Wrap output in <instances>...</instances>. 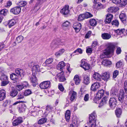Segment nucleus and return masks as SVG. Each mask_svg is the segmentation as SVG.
I'll return each instance as SVG.
<instances>
[{
  "instance_id": "nucleus-59",
  "label": "nucleus",
  "mask_w": 127,
  "mask_h": 127,
  "mask_svg": "<svg viewBox=\"0 0 127 127\" xmlns=\"http://www.w3.org/2000/svg\"><path fill=\"white\" fill-rule=\"evenodd\" d=\"M98 44V43L97 41H93L92 43L91 47L93 48H94Z\"/></svg>"
},
{
  "instance_id": "nucleus-34",
  "label": "nucleus",
  "mask_w": 127,
  "mask_h": 127,
  "mask_svg": "<svg viewBox=\"0 0 127 127\" xmlns=\"http://www.w3.org/2000/svg\"><path fill=\"white\" fill-rule=\"evenodd\" d=\"M53 59L52 58H49L47 59L45 61V63L43 64V65L44 66H48V65L53 62Z\"/></svg>"
},
{
  "instance_id": "nucleus-39",
  "label": "nucleus",
  "mask_w": 127,
  "mask_h": 127,
  "mask_svg": "<svg viewBox=\"0 0 127 127\" xmlns=\"http://www.w3.org/2000/svg\"><path fill=\"white\" fill-rule=\"evenodd\" d=\"M90 25L92 26H95L97 24V22L94 19H91L90 20L89 22Z\"/></svg>"
},
{
  "instance_id": "nucleus-64",
  "label": "nucleus",
  "mask_w": 127,
  "mask_h": 127,
  "mask_svg": "<svg viewBox=\"0 0 127 127\" xmlns=\"http://www.w3.org/2000/svg\"><path fill=\"white\" fill-rule=\"evenodd\" d=\"M91 31H89L85 35V37L86 38H89L91 36Z\"/></svg>"
},
{
  "instance_id": "nucleus-63",
  "label": "nucleus",
  "mask_w": 127,
  "mask_h": 127,
  "mask_svg": "<svg viewBox=\"0 0 127 127\" xmlns=\"http://www.w3.org/2000/svg\"><path fill=\"white\" fill-rule=\"evenodd\" d=\"M12 4V2L10 1H8L6 2L5 6L6 7H10Z\"/></svg>"
},
{
  "instance_id": "nucleus-16",
  "label": "nucleus",
  "mask_w": 127,
  "mask_h": 127,
  "mask_svg": "<svg viewBox=\"0 0 127 127\" xmlns=\"http://www.w3.org/2000/svg\"><path fill=\"white\" fill-rule=\"evenodd\" d=\"M83 83L86 85L88 84L90 82V78L88 75L84 74L83 75Z\"/></svg>"
},
{
  "instance_id": "nucleus-54",
  "label": "nucleus",
  "mask_w": 127,
  "mask_h": 127,
  "mask_svg": "<svg viewBox=\"0 0 127 127\" xmlns=\"http://www.w3.org/2000/svg\"><path fill=\"white\" fill-rule=\"evenodd\" d=\"M27 4L26 2L22 0L19 2L18 5L20 7H23L25 6Z\"/></svg>"
},
{
  "instance_id": "nucleus-49",
  "label": "nucleus",
  "mask_w": 127,
  "mask_h": 127,
  "mask_svg": "<svg viewBox=\"0 0 127 127\" xmlns=\"http://www.w3.org/2000/svg\"><path fill=\"white\" fill-rule=\"evenodd\" d=\"M123 64L122 61H120L117 62L116 64V67L118 68H120L123 67Z\"/></svg>"
},
{
  "instance_id": "nucleus-31",
  "label": "nucleus",
  "mask_w": 127,
  "mask_h": 127,
  "mask_svg": "<svg viewBox=\"0 0 127 127\" xmlns=\"http://www.w3.org/2000/svg\"><path fill=\"white\" fill-rule=\"evenodd\" d=\"M70 112L68 110H67L65 113V118L67 122L69 121V119L70 117Z\"/></svg>"
},
{
  "instance_id": "nucleus-23",
  "label": "nucleus",
  "mask_w": 127,
  "mask_h": 127,
  "mask_svg": "<svg viewBox=\"0 0 127 127\" xmlns=\"http://www.w3.org/2000/svg\"><path fill=\"white\" fill-rule=\"evenodd\" d=\"M114 31L118 35L123 34V35H125V33L126 32H125V29H118L117 30H114Z\"/></svg>"
},
{
  "instance_id": "nucleus-57",
  "label": "nucleus",
  "mask_w": 127,
  "mask_h": 127,
  "mask_svg": "<svg viewBox=\"0 0 127 127\" xmlns=\"http://www.w3.org/2000/svg\"><path fill=\"white\" fill-rule=\"evenodd\" d=\"M10 103V101L8 100H5L3 104V106L5 107L6 106L9 105Z\"/></svg>"
},
{
  "instance_id": "nucleus-2",
  "label": "nucleus",
  "mask_w": 127,
  "mask_h": 127,
  "mask_svg": "<svg viewBox=\"0 0 127 127\" xmlns=\"http://www.w3.org/2000/svg\"><path fill=\"white\" fill-rule=\"evenodd\" d=\"M96 115L94 112L90 115L89 118V125L90 124L92 123L90 127H95L96 126Z\"/></svg>"
},
{
  "instance_id": "nucleus-58",
  "label": "nucleus",
  "mask_w": 127,
  "mask_h": 127,
  "mask_svg": "<svg viewBox=\"0 0 127 127\" xmlns=\"http://www.w3.org/2000/svg\"><path fill=\"white\" fill-rule=\"evenodd\" d=\"M69 127H77V124L76 121L74 122L73 120L72 124L70 125Z\"/></svg>"
},
{
  "instance_id": "nucleus-38",
  "label": "nucleus",
  "mask_w": 127,
  "mask_h": 127,
  "mask_svg": "<svg viewBox=\"0 0 127 127\" xmlns=\"http://www.w3.org/2000/svg\"><path fill=\"white\" fill-rule=\"evenodd\" d=\"M102 64L105 66H107L110 65L111 64V62L108 60L105 59L103 60L101 63Z\"/></svg>"
},
{
  "instance_id": "nucleus-32",
  "label": "nucleus",
  "mask_w": 127,
  "mask_h": 127,
  "mask_svg": "<svg viewBox=\"0 0 127 127\" xmlns=\"http://www.w3.org/2000/svg\"><path fill=\"white\" fill-rule=\"evenodd\" d=\"M26 108V106L25 104L22 103L20 107L19 108V111L20 113L23 112L25 111Z\"/></svg>"
},
{
  "instance_id": "nucleus-48",
  "label": "nucleus",
  "mask_w": 127,
  "mask_h": 127,
  "mask_svg": "<svg viewBox=\"0 0 127 127\" xmlns=\"http://www.w3.org/2000/svg\"><path fill=\"white\" fill-rule=\"evenodd\" d=\"M0 79L1 80L3 81L8 80V78L6 75L3 74L1 75Z\"/></svg>"
},
{
  "instance_id": "nucleus-27",
  "label": "nucleus",
  "mask_w": 127,
  "mask_h": 127,
  "mask_svg": "<svg viewBox=\"0 0 127 127\" xmlns=\"http://www.w3.org/2000/svg\"><path fill=\"white\" fill-rule=\"evenodd\" d=\"M58 44L57 41L56 40L53 41L51 43L50 46L53 49H54L58 47Z\"/></svg>"
},
{
  "instance_id": "nucleus-7",
  "label": "nucleus",
  "mask_w": 127,
  "mask_h": 127,
  "mask_svg": "<svg viewBox=\"0 0 127 127\" xmlns=\"http://www.w3.org/2000/svg\"><path fill=\"white\" fill-rule=\"evenodd\" d=\"M61 13L63 14L64 15H67L69 13V6L68 5H66L60 11Z\"/></svg>"
},
{
  "instance_id": "nucleus-40",
  "label": "nucleus",
  "mask_w": 127,
  "mask_h": 127,
  "mask_svg": "<svg viewBox=\"0 0 127 127\" xmlns=\"http://www.w3.org/2000/svg\"><path fill=\"white\" fill-rule=\"evenodd\" d=\"M47 120V119L46 118H42L39 120L38 122V124L41 125L46 123Z\"/></svg>"
},
{
  "instance_id": "nucleus-14",
  "label": "nucleus",
  "mask_w": 127,
  "mask_h": 127,
  "mask_svg": "<svg viewBox=\"0 0 127 127\" xmlns=\"http://www.w3.org/2000/svg\"><path fill=\"white\" fill-rule=\"evenodd\" d=\"M73 26L75 31L78 32L81 29V25L80 23H76L73 24Z\"/></svg>"
},
{
  "instance_id": "nucleus-19",
  "label": "nucleus",
  "mask_w": 127,
  "mask_h": 127,
  "mask_svg": "<svg viewBox=\"0 0 127 127\" xmlns=\"http://www.w3.org/2000/svg\"><path fill=\"white\" fill-rule=\"evenodd\" d=\"M6 92L4 90L0 91V101L3 100L6 97Z\"/></svg>"
},
{
  "instance_id": "nucleus-17",
  "label": "nucleus",
  "mask_w": 127,
  "mask_h": 127,
  "mask_svg": "<svg viewBox=\"0 0 127 127\" xmlns=\"http://www.w3.org/2000/svg\"><path fill=\"white\" fill-rule=\"evenodd\" d=\"M99 87V83H95L92 85L91 87V90L93 91H95Z\"/></svg>"
},
{
  "instance_id": "nucleus-42",
  "label": "nucleus",
  "mask_w": 127,
  "mask_h": 127,
  "mask_svg": "<svg viewBox=\"0 0 127 127\" xmlns=\"http://www.w3.org/2000/svg\"><path fill=\"white\" fill-rule=\"evenodd\" d=\"M10 11L11 12L15 15H17L19 14V13L17 12V6L11 9Z\"/></svg>"
},
{
  "instance_id": "nucleus-33",
  "label": "nucleus",
  "mask_w": 127,
  "mask_h": 127,
  "mask_svg": "<svg viewBox=\"0 0 127 127\" xmlns=\"http://www.w3.org/2000/svg\"><path fill=\"white\" fill-rule=\"evenodd\" d=\"M65 66L64 63L63 61L60 62L57 65V68L58 69L62 70L63 67Z\"/></svg>"
},
{
  "instance_id": "nucleus-41",
  "label": "nucleus",
  "mask_w": 127,
  "mask_h": 127,
  "mask_svg": "<svg viewBox=\"0 0 127 127\" xmlns=\"http://www.w3.org/2000/svg\"><path fill=\"white\" fill-rule=\"evenodd\" d=\"M65 50L64 49H62L59 51L57 52L55 54V55L56 57H58L62 54L64 52Z\"/></svg>"
},
{
  "instance_id": "nucleus-26",
  "label": "nucleus",
  "mask_w": 127,
  "mask_h": 127,
  "mask_svg": "<svg viewBox=\"0 0 127 127\" xmlns=\"http://www.w3.org/2000/svg\"><path fill=\"white\" fill-rule=\"evenodd\" d=\"M23 37L21 35L18 36L16 38V40L13 43V45L14 46H15L16 42L18 43L21 42L23 40Z\"/></svg>"
},
{
  "instance_id": "nucleus-30",
  "label": "nucleus",
  "mask_w": 127,
  "mask_h": 127,
  "mask_svg": "<svg viewBox=\"0 0 127 127\" xmlns=\"http://www.w3.org/2000/svg\"><path fill=\"white\" fill-rule=\"evenodd\" d=\"M108 100V98L106 96L104 97L100 103V106H102L103 105L105 104L107 102Z\"/></svg>"
},
{
  "instance_id": "nucleus-15",
  "label": "nucleus",
  "mask_w": 127,
  "mask_h": 127,
  "mask_svg": "<svg viewBox=\"0 0 127 127\" xmlns=\"http://www.w3.org/2000/svg\"><path fill=\"white\" fill-rule=\"evenodd\" d=\"M110 76V74L107 73V72L104 73L101 76V81L103 80L105 81H107L109 79Z\"/></svg>"
},
{
  "instance_id": "nucleus-52",
  "label": "nucleus",
  "mask_w": 127,
  "mask_h": 127,
  "mask_svg": "<svg viewBox=\"0 0 127 127\" xmlns=\"http://www.w3.org/2000/svg\"><path fill=\"white\" fill-rule=\"evenodd\" d=\"M24 94L23 93H19L17 96V99H21L24 97Z\"/></svg>"
},
{
  "instance_id": "nucleus-43",
  "label": "nucleus",
  "mask_w": 127,
  "mask_h": 127,
  "mask_svg": "<svg viewBox=\"0 0 127 127\" xmlns=\"http://www.w3.org/2000/svg\"><path fill=\"white\" fill-rule=\"evenodd\" d=\"M15 21L14 19H12L9 21L8 23L9 27L10 28L13 26L15 23Z\"/></svg>"
},
{
  "instance_id": "nucleus-4",
  "label": "nucleus",
  "mask_w": 127,
  "mask_h": 127,
  "mask_svg": "<svg viewBox=\"0 0 127 127\" xmlns=\"http://www.w3.org/2000/svg\"><path fill=\"white\" fill-rule=\"evenodd\" d=\"M117 101L115 97L110 98L109 101V104L110 107L112 109H114L117 105Z\"/></svg>"
},
{
  "instance_id": "nucleus-53",
  "label": "nucleus",
  "mask_w": 127,
  "mask_h": 127,
  "mask_svg": "<svg viewBox=\"0 0 127 127\" xmlns=\"http://www.w3.org/2000/svg\"><path fill=\"white\" fill-rule=\"evenodd\" d=\"M32 93L31 90L29 89H28L25 91L24 94L25 96H27L31 94Z\"/></svg>"
},
{
  "instance_id": "nucleus-44",
  "label": "nucleus",
  "mask_w": 127,
  "mask_h": 127,
  "mask_svg": "<svg viewBox=\"0 0 127 127\" xmlns=\"http://www.w3.org/2000/svg\"><path fill=\"white\" fill-rule=\"evenodd\" d=\"M18 93V92L17 90H12L10 92V95L12 97H14L17 95Z\"/></svg>"
},
{
  "instance_id": "nucleus-25",
  "label": "nucleus",
  "mask_w": 127,
  "mask_h": 127,
  "mask_svg": "<svg viewBox=\"0 0 127 127\" xmlns=\"http://www.w3.org/2000/svg\"><path fill=\"white\" fill-rule=\"evenodd\" d=\"M118 91V89L116 87H113L110 92V95L112 96H115L116 95Z\"/></svg>"
},
{
  "instance_id": "nucleus-51",
  "label": "nucleus",
  "mask_w": 127,
  "mask_h": 127,
  "mask_svg": "<svg viewBox=\"0 0 127 127\" xmlns=\"http://www.w3.org/2000/svg\"><path fill=\"white\" fill-rule=\"evenodd\" d=\"M112 25H114L115 26H118L119 24V21L117 20H113L112 22Z\"/></svg>"
},
{
  "instance_id": "nucleus-28",
  "label": "nucleus",
  "mask_w": 127,
  "mask_h": 127,
  "mask_svg": "<svg viewBox=\"0 0 127 127\" xmlns=\"http://www.w3.org/2000/svg\"><path fill=\"white\" fill-rule=\"evenodd\" d=\"M10 78L12 80L16 81L18 79V77L15 73H12L10 74Z\"/></svg>"
},
{
  "instance_id": "nucleus-36",
  "label": "nucleus",
  "mask_w": 127,
  "mask_h": 127,
  "mask_svg": "<svg viewBox=\"0 0 127 127\" xmlns=\"http://www.w3.org/2000/svg\"><path fill=\"white\" fill-rule=\"evenodd\" d=\"M115 113L117 117H120L122 113L121 109L120 108L117 109L115 111Z\"/></svg>"
},
{
  "instance_id": "nucleus-55",
  "label": "nucleus",
  "mask_w": 127,
  "mask_h": 127,
  "mask_svg": "<svg viewBox=\"0 0 127 127\" xmlns=\"http://www.w3.org/2000/svg\"><path fill=\"white\" fill-rule=\"evenodd\" d=\"M24 87V86L23 85H17L16 86V89L18 90L19 91L21 90Z\"/></svg>"
},
{
  "instance_id": "nucleus-50",
  "label": "nucleus",
  "mask_w": 127,
  "mask_h": 127,
  "mask_svg": "<svg viewBox=\"0 0 127 127\" xmlns=\"http://www.w3.org/2000/svg\"><path fill=\"white\" fill-rule=\"evenodd\" d=\"M9 82V81L8 80L2 81L1 84V86H5L8 84Z\"/></svg>"
},
{
  "instance_id": "nucleus-21",
  "label": "nucleus",
  "mask_w": 127,
  "mask_h": 127,
  "mask_svg": "<svg viewBox=\"0 0 127 127\" xmlns=\"http://www.w3.org/2000/svg\"><path fill=\"white\" fill-rule=\"evenodd\" d=\"M97 0H94L93 2L95 4V5L93 6V7H95V6H96V8L97 10H98L99 9L103 8V5L101 3L97 2Z\"/></svg>"
},
{
  "instance_id": "nucleus-24",
  "label": "nucleus",
  "mask_w": 127,
  "mask_h": 127,
  "mask_svg": "<svg viewBox=\"0 0 127 127\" xmlns=\"http://www.w3.org/2000/svg\"><path fill=\"white\" fill-rule=\"evenodd\" d=\"M93 78L97 81H101V77L100 74L97 73H95L93 75Z\"/></svg>"
},
{
  "instance_id": "nucleus-9",
  "label": "nucleus",
  "mask_w": 127,
  "mask_h": 127,
  "mask_svg": "<svg viewBox=\"0 0 127 127\" xmlns=\"http://www.w3.org/2000/svg\"><path fill=\"white\" fill-rule=\"evenodd\" d=\"M127 95H127H125L124 92L123 90L121 91L118 96V99L122 103H123L124 102V96Z\"/></svg>"
},
{
  "instance_id": "nucleus-35",
  "label": "nucleus",
  "mask_w": 127,
  "mask_h": 127,
  "mask_svg": "<svg viewBox=\"0 0 127 127\" xmlns=\"http://www.w3.org/2000/svg\"><path fill=\"white\" fill-rule=\"evenodd\" d=\"M119 18L124 23L126 20V17L125 14L123 13L121 14L119 16Z\"/></svg>"
},
{
  "instance_id": "nucleus-11",
  "label": "nucleus",
  "mask_w": 127,
  "mask_h": 127,
  "mask_svg": "<svg viewBox=\"0 0 127 127\" xmlns=\"http://www.w3.org/2000/svg\"><path fill=\"white\" fill-rule=\"evenodd\" d=\"M69 96H70V100L72 101L76 97L77 93L74 91H70L69 93Z\"/></svg>"
},
{
  "instance_id": "nucleus-45",
  "label": "nucleus",
  "mask_w": 127,
  "mask_h": 127,
  "mask_svg": "<svg viewBox=\"0 0 127 127\" xmlns=\"http://www.w3.org/2000/svg\"><path fill=\"white\" fill-rule=\"evenodd\" d=\"M85 18L87 19L89 18H91L93 16V15L90 13L87 12L86 13L84 14Z\"/></svg>"
},
{
  "instance_id": "nucleus-3",
  "label": "nucleus",
  "mask_w": 127,
  "mask_h": 127,
  "mask_svg": "<svg viewBox=\"0 0 127 127\" xmlns=\"http://www.w3.org/2000/svg\"><path fill=\"white\" fill-rule=\"evenodd\" d=\"M115 47V46L113 44L111 43H109L105 51L104 52V53L106 55H108L113 53Z\"/></svg>"
},
{
  "instance_id": "nucleus-20",
  "label": "nucleus",
  "mask_w": 127,
  "mask_h": 127,
  "mask_svg": "<svg viewBox=\"0 0 127 127\" xmlns=\"http://www.w3.org/2000/svg\"><path fill=\"white\" fill-rule=\"evenodd\" d=\"M53 109V108L51 106L47 105L46 107V109L44 113V115L46 116H47L50 112Z\"/></svg>"
},
{
  "instance_id": "nucleus-56",
  "label": "nucleus",
  "mask_w": 127,
  "mask_h": 127,
  "mask_svg": "<svg viewBox=\"0 0 127 127\" xmlns=\"http://www.w3.org/2000/svg\"><path fill=\"white\" fill-rule=\"evenodd\" d=\"M119 73V71L116 70L113 73V77L114 78H115L117 77Z\"/></svg>"
},
{
  "instance_id": "nucleus-6",
  "label": "nucleus",
  "mask_w": 127,
  "mask_h": 127,
  "mask_svg": "<svg viewBox=\"0 0 127 127\" xmlns=\"http://www.w3.org/2000/svg\"><path fill=\"white\" fill-rule=\"evenodd\" d=\"M57 76L60 82H64L66 80L64 75V73L63 71L58 73L57 75Z\"/></svg>"
},
{
  "instance_id": "nucleus-10",
  "label": "nucleus",
  "mask_w": 127,
  "mask_h": 127,
  "mask_svg": "<svg viewBox=\"0 0 127 127\" xmlns=\"http://www.w3.org/2000/svg\"><path fill=\"white\" fill-rule=\"evenodd\" d=\"M104 91L103 90H101L98 91L96 94V96L95 97L94 100L95 101L96 98L100 99L103 96L104 94Z\"/></svg>"
},
{
  "instance_id": "nucleus-22",
  "label": "nucleus",
  "mask_w": 127,
  "mask_h": 127,
  "mask_svg": "<svg viewBox=\"0 0 127 127\" xmlns=\"http://www.w3.org/2000/svg\"><path fill=\"white\" fill-rule=\"evenodd\" d=\"M119 9L118 7H111L108 9L107 11L108 12L115 13L118 11Z\"/></svg>"
},
{
  "instance_id": "nucleus-18",
  "label": "nucleus",
  "mask_w": 127,
  "mask_h": 127,
  "mask_svg": "<svg viewBox=\"0 0 127 127\" xmlns=\"http://www.w3.org/2000/svg\"><path fill=\"white\" fill-rule=\"evenodd\" d=\"M101 36L102 39L104 40H108L111 37V35L110 34L106 33H102Z\"/></svg>"
},
{
  "instance_id": "nucleus-13",
  "label": "nucleus",
  "mask_w": 127,
  "mask_h": 127,
  "mask_svg": "<svg viewBox=\"0 0 127 127\" xmlns=\"http://www.w3.org/2000/svg\"><path fill=\"white\" fill-rule=\"evenodd\" d=\"M80 66L82 67L85 70L89 69L90 67V65L85 62L81 61Z\"/></svg>"
},
{
  "instance_id": "nucleus-62",
  "label": "nucleus",
  "mask_w": 127,
  "mask_h": 127,
  "mask_svg": "<svg viewBox=\"0 0 127 127\" xmlns=\"http://www.w3.org/2000/svg\"><path fill=\"white\" fill-rule=\"evenodd\" d=\"M127 4V0H122L120 3V5L122 6L126 5Z\"/></svg>"
},
{
  "instance_id": "nucleus-61",
  "label": "nucleus",
  "mask_w": 127,
  "mask_h": 127,
  "mask_svg": "<svg viewBox=\"0 0 127 127\" xmlns=\"http://www.w3.org/2000/svg\"><path fill=\"white\" fill-rule=\"evenodd\" d=\"M124 89L126 94H127V80L124 83Z\"/></svg>"
},
{
  "instance_id": "nucleus-46",
  "label": "nucleus",
  "mask_w": 127,
  "mask_h": 127,
  "mask_svg": "<svg viewBox=\"0 0 127 127\" xmlns=\"http://www.w3.org/2000/svg\"><path fill=\"white\" fill-rule=\"evenodd\" d=\"M85 19L84 14L80 15L78 17V20L81 21Z\"/></svg>"
},
{
  "instance_id": "nucleus-1",
  "label": "nucleus",
  "mask_w": 127,
  "mask_h": 127,
  "mask_svg": "<svg viewBox=\"0 0 127 127\" xmlns=\"http://www.w3.org/2000/svg\"><path fill=\"white\" fill-rule=\"evenodd\" d=\"M30 64H33V62H31L30 64L29 65L30 66ZM31 66H33L32 71V74L29 76V79L33 87H35L37 85V78L35 76V74L40 71V66L38 64L35 65H32Z\"/></svg>"
},
{
  "instance_id": "nucleus-37",
  "label": "nucleus",
  "mask_w": 127,
  "mask_h": 127,
  "mask_svg": "<svg viewBox=\"0 0 127 127\" xmlns=\"http://www.w3.org/2000/svg\"><path fill=\"white\" fill-rule=\"evenodd\" d=\"M74 80L75 84L78 85L80 83L81 80L79 79L78 76L77 75H75L74 78Z\"/></svg>"
},
{
  "instance_id": "nucleus-5",
  "label": "nucleus",
  "mask_w": 127,
  "mask_h": 127,
  "mask_svg": "<svg viewBox=\"0 0 127 127\" xmlns=\"http://www.w3.org/2000/svg\"><path fill=\"white\" fill-rule=\"evenodd\" d=\"M51 86L50 81H45L41 83L39 85V87L41 89H46L50 87Z\"/></svg>"
},
{
  "instance_id": "nucleus-29",
  "label": "nucleus",
  "mask_w": 127,
  "mask_h": 127,
  "mask_svg": "<svg viewBox=\"0 0 127 127\" xmlns=\"http://www.w3.org/2000/svg\"><path fill=\"white\" fill-rule=\"evenodd\" d=\"M8 13V10L6 9H3L0 11V15L3 17L6 16Z\"/></svg>"
},
{
  "instance_id": "nucleus-47",
  "label": "nucleus",
  "mask_w": 127,
  "mask_h": 127,
  "mask_svg": "<svg viewBox=\"0 0 127 127\" xmlns=\"http://www.w3.org/2000/svg\"><path fill=\"white\" fill-rule=\"evenodd\" d=\"M70 25V23L67 21H66L63 23L62 26L63 27L68 28Z\"/></svg>"
},
{
  "instance_id": "nucleus-8",
  "label": "nucleus",
  "mask_w": 127,
  "mask_h": 127,
  "mask_svg": "<svg viewBox=\"0 0 127 127\" xmlns=\"http://www.w3.org/2000/svg\"><path fill=\"white\" fill-rule=\"evenodd\" d=\"M15 72L18 77H23L25 74V72L23 69L19 68L16 69L15 70Z\"/></svg>"
},
{
  "instance_id": "nucleus-60",
  "label": "nucleus",
  "mask_w": 127,
  "mask_h": 127,
  "mask_svg": "<svg viewBox=\"0 0 127 127\" xmlns=\"http://www.w3.org/2000/svg\"><path fill=\"white\" fill-rule=\"evenodd\" d=\"M43 3L42 0H38L37 2L35 4V9L36 7L38 6H39Z\"/></svg>"
},
{
  "instance_id": "nucleus-12",
  "label": "nucleus",
  "mask_w": 127,
  "mask_h": 127,
  "mask_svg": "<svg viewBox=\"0 0 127 127\" xmlns=\"http://www.w3.org/2000/svg\"><path fill=\"white\" fill-rule=\"evenodd\" d=\"M23 122V119L22 118L18 117L14 121L12 124L13 126H16L20 124Z\"/></svg>"
}]
</instances>
